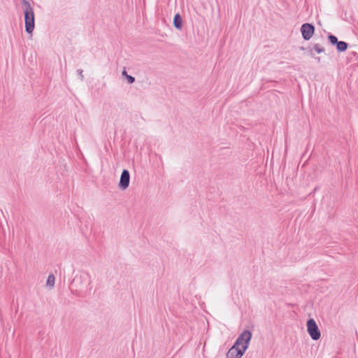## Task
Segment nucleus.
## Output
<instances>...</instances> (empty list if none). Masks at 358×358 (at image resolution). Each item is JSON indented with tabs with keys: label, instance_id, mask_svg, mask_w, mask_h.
<instances>
[{
	"label": "nucleus",
	"instance_id": "1",
	"mask_svg": "<svg viewBox=\"0 0 358 358\" xmlns=\"http://www.w3.org/2000/svg\"><path fill=\"white\" fill-rule=\"evenodd\" d=\"M252 334L250 330H244L237 338L233 346L227 353V358H241L248 348Z\"/></svg>",
	"mask_w": 358,
	"mask_h": 358
},
{
	"label": "nucleus",
	"instance_id": "2",
	"mask_svg": "<svg viewBox=\"0 0 358 358\" xmlns=\"http://www.w3.org/2000/svg\"><path fill=\"white\" fill-rule=\"evenodd\" d=\"M22 4L23 6L25 31L31 35L35 28V15L34 8L27 0H22Z\"/></svg>",
	"mask_w": 358,
	"mask_h": 358
},
{
	"label": "nucleus",
	"instance_id": "3",
	"mask_svg": "<svg viewBox=\"0 0 358 358\" xmlns=\"http://www.w3.org/2000/svg\"><path fill=\"white\" fill-rule=\"evenodd\" d=\"M90 285V275L88 273L76 275L71 284L72 289H75L76 292L87 289Z\"/></svg>",
	"mask_w": 358,
	"mask_h": 358
},
{
	"label": "nucleus",
	"instance_id": "4",
	"mask_svg": "<svg viewBox=\"0 0 358 358\" xmlns=\"http://www.w3.org/2000/svg\"><path fill=\"white\" fill-rule=\"evenodd\" d=\"M306 326L307 331L310 338L313 341L319 340L321 336V333L315 320L313 318L308 319L306 323Z\"/></svg>",
	"mask_w": 358,
	"mask_h": 358
},
{
	"label": "nucleus",
	"instance_id": "5",
	"mask_svg": "<svg viewBox=\"0 0 358 358\" xmlns=\"http://www.w3.org/2000/svg\"><path fill=\"white\" fill-rule=\"evenodd\" d=\"M315 26L310 23H304L301 27V33L305 41L310 40L315 33Z\"/></svg>",
	"mask_w": 358,
	"mask_h": 358
},
{
	"label": "nucleus",
	"instance_id": "6",
	"mask_svg": "<svg viewBox=\"0 0 358 358\" xmlns=\"http://www.w3.org/2000/svg\"><path fill=\"white\" fill-rule=\"evenodd\" d=\"M130 182V173L127 169H123L120 176L119 182L120 189L124 190L129 185Z\"/></svg>",
	"mask_w": 358,
	"mask_h": 358
},
{
	"label": "nucleus",
	"instance_id": "7",
	"mask_svg": "<svg viewBox=\"0 0 358 358\" xmlns=\"http://www.w3.org/2000/svg\"><path fill=\"white\" fill-rule=\"evenodd\" d=\"M182 18L180 13H176L174 15L173 24L174 27L178 30H181L182 28Z\"/></svg>",
	"mask_w": 358,
	"mask_h": 358
},
{
	"label": "nucleus",
	"instance_id": "8",
	"mask_svg": "<svg viewBox=\"0 0 358 358\" xmlns=\"http://www.w3.org/2000/svg\"><path fill=\"white\" fill-rule=\"evenodd\" d=\"M348 43L343 41H338V43L336 45L338 52H345L348 49Z\"/></svg>",
	"mask_w": 358,
	"mask_h": 358
},
{
	"label": "nucleus",
	"instance_id": "9",
	"mask_svg": "<svg viewBox=\"0 0 358 358\" xmlns=\"http://www.w3.org/2000/svg\"><path fill=\"white\" fill-rule=\"evenodd\" d=\"M55 278L53 274H50L46 281V286L53 287L55 285Z\"/></svg>",
	"mask_w": 358,
	"mask_h": 358
},
{
	"label": "nucleus",
	"instance_id": "10",
	"mask_svg": "<svg viewBox=\"0 0 358 358\" xmlns=\"http://www.w3.org/2000/svg\"><path fill=\"white\" fill-rule=\"evenodd\" d=\"M327 38L331 45H336V43H338V38L336 36L333 35L332 34L329 33Z\"/></svg>",
	"mask_w": 358,
	"mask_h": 358
},
{
	"label": "nucleus",
	"instance_id": "11",
	"mask_svg": "<svg viewBox=\"0 0 358 358\" xmlns=\"http://www.w3.org/2000/svg\"><path fill=\"white\" fill-rule=\"evenodd\" d=\"M313 50H315L317 53H322L324 52V48L318 43H316L313 45Z\"/></svg>",
	"mask_w": 358,
	"mask_h": 358
},
{
	"label": "nucleus",
	"instance_id": "12",
	"mask_svg": "<svg viewBox=\"0 0 358 358\" xmlns=\"http://www.w3.org/2000/svg\"><path fill=\"white\" fill-rule=\"evenodd\" d=\"M126 79L129 84H132L135 82V78L130 75H127Z\"/></svg>",
	"mask_w": 358,
	"mask_h": 358
},
{
	"label": "nucleus",
	"instance_id": "13",
	"mask_svg": "<svg viewBox=\"0 0 358 358\" xmlns=\"http://www.w3.org/2000/svg\"><path fill=\"white\" fill-rule=\"evenodd\" d=\"M313 48H311L310 47L307 48L308 54L311 57H315V54L313 53Z\"/></svg>",
	"mask_w": 358,
	"mask_h": 358
},
{
	"label": "nucleus",
	"instance_id": "14",
	"mask_svg": "<svg viewBox=\"0 0 358 358\" xmlns=\"http://www.w3.org/2000/svg\"><path fill=\"white\" fill-rule=\"evenodd\" d=\"M77 73L79 75L80 80H83L84 79V76L83 74V71L82 69H78Z\"/></svg>",
	"mask_w": 358,
	"mask_h": 358
},
{
	"label": "nucleus",
	"instance_id": "15",
	"mask_svg": "<svg viewBox=\"0 0 358 358\" xmlns=\"http://www.w3.org/2000/svg\"><path fill=\"white\" fill-rule=\"evenodd\" d=\"M122 76H124L125 78L127 77V71L125 70V69L122 71Z\"/></svg>",
	"mask_w": 358,
	"mask_h": 358
},
{
	"label": "nucleus",
	"instance_id": "16",
	"mask_svg": "<svg viewBox=\"0 0 358 358\" xmlns=\"http://www.w3.org/2000/svg\"><path fill=\"white\" fill-rule=\"evenodd\" d=\"M318 62H320V57H314Z\"/></svg>",
	"mask_w": 358,
	"mask_h": 358
},
{
	"label": "nucleus",
	"instance_id": "17",
	"mask_svg": "<svg viewBox=\"0 0 358 358\" xmlns=\"http://www.w3.org/2000/svg\"><path fill=\"white\" fill-rule=\"evenodd\" d=\"M299 49H300L301 50H307V48H304V47H303V46L300 47V48H299Z\"/></svg>",
	"mask_w": 358,
	"mask_h": 358
}]
</instances>
